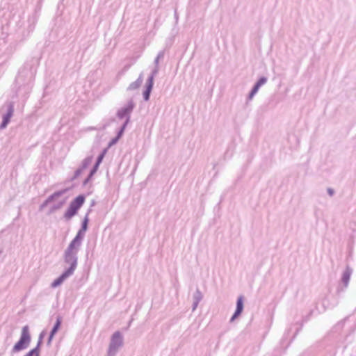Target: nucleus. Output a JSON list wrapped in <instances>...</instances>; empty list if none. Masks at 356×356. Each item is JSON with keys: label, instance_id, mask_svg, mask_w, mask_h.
<instances>
[{"label": "nucleus", "instance_id": "f257e3e1", "mask_svg": "<svg viewBox=\"0 0 356 356\" xmlns=\"http://www.w3.org/2000/svg\"><path fill=\"white\" fill-rule=\"evenodd\" d=\"M36 63L35 58L33 57L27 60L19 68L13 88L15 97L27 99L33 88Z\"/></svg>", "mask_w": 356, "mask_h": 356}, {"label": "nucleus", "instance_id": "a19ab883", "mask_svg": "<svg viewBox=\"0 0 356 356\" xmlns=\"http://www.w3.org/2000/svg\"><path fill=\"white\" fill-rule=\"evenodd\" d=\"M1 252H2V251H1V250H0V254H1Z\"/></svg>", "mask_w": 356, "mask_h": 356}, {"label": "nucleus", "instance_id": "dca6fc26", "mask_svg": "<svg viewBox=\"0 0 356 356\" xmlns=\"http://www.w3.org/2000/svg\"><path fill=\"white\" fill-rule=\"evenodd\" d=\"M65 202V200H61V201L58 202V203L54 204V205H52L50 207L47 214L48 215H51V214L54 213L56 211L59 210L60 209H61L63 207V206L64 205Z\"/></svg>", "mask_w": 356, "mask_h": 356}, {"label": "nucleus", "instance_id": "ea45409f", "mask_svg": "<svg viewBox=\"0 0 356 356\" xmlns=\"http://www.w3.org/2000/svg\"><path fill=\"white\" fill-rule=\"evenodd\" d=\"M175 17L176 20L178 19V15H177V10L175 11Z\"/></svg>", "mask_w": 356, "mask_h": 356}, {"label": "nucleus", "instance_id": "c756f323", "mask_svg": "<svg viewBox=\"0 0 356 356\" xmlns=\"http://www.w3.org/2000/svg\"><path fill=\"white\" fill-rule=\"evenodd\" d=\"M327 194H328L330 197H332V196H333V195H334L335 191H334V190L333 188H327Z\"/></svg>", "mask_w": 356, "mask_h": 356}, {"label": "nucleus", "instance_id": "f704fd0d", "mask_svg": "<svg viewBox=\"0 0 356 356\" xmlns=\"http://www.w3.org/2000/svg\"><path fill=\"white\" fill-rule=\"evenodd\" d=\"M96 174V172L95 171H93L92 170H90V172L88 173V175H89L90 177H91L92 178H93L94 175Z\"/></svg>", "mask_w": 356, "mask_h": 356}, {"label": "nucleus", "instance_id": "4c0bfd02", "mask_svg": "<svg viewBox=\"0 0 356 356\" xmlns=\"http://www.w3.org/2000/svg\"><path fill=\"white\" fill-rule=\"evenodd\" d=\"M100 127H90L88 128V130H99Z\"/></svg>", "mask_w": 356, "mask_h": 356}, {"label": "nucleus", "instance_id": "b1692460", "mask_svg": "<svg viewBox=\"0 0 356 356\" xmlns=\"http://www.w3.org/2000/svg\"><path fill=\"white\" fill-rule=\"evenodd\" d=\"M120 139V138L115 136V137L111 138V140L108 142V145L106 148H107L108 149L113 145H115L119 141Z\"/></svg>", "mask_w": 356, "mask_h": 356}, {"label": "nucleus", "instance_id": "4be33fe9", "mask_svg": "<svg viewBox=\"0 0 356 356\" xmlns=\"http://www.w3.org/2000/svg\"><path fill=\"white\" fill-rule=\"evenodd\" d=\"M40 349L34 347L31 349L24 356H40Z\"/></svg>", "mask_w": 356, "mask_h": 356}, {"label": "nucleus", "instance_id": "ddd939ff", "mask_svg": "<svg viewBox=\"0 0 356 356\" xmlns=\"http://www.w3.org/2000/svg\"><path fill=\"white\" fill-rule=\"evenodd\" d=\"M143 81V72H141L139 74L138 79L135 81H134L129 84V86L127 88V91H134V90H138L141 86Z\"/></svg>", "mask_w": 356, "mask_h": 356}, {"label": "nucleus", "instance_id": "bb28decb", "mask_svg": "<svg viewBox=\"0 0 356 356\" xmlns=\"http://www.w3.org/2000/svg\"><path fill=\"white\" fill-rule=\"evenodd\" d=\"M55 335H53L51 334H49L47 341V346H50L51 345L52 341L54 339Z\"/></svg>", "mask_w": 356, "mask_h": 356}, {"label": "nucleus", "instance_id": "9d476101", "mask_svg": "<svg viewBox=\"0 0 356 356\" xmlns=\"http://www.w3.org/2000/svg\"><path fill=\"white\" fill-rule=\"evenodd\" d=\"M13 112H14V103L12 102H8L6 113L3 115L2 121L0 124V129L1 130H3L6 128V127L10 122L11 118L13 115Z\"/></svg>", "mask_w": 356, "mask_h": 356}, {"label": "nucleus", "instance_id": "72a5a7b5", "mask_svg": "<svg viewBox=\"0 0 356 356\" xmlns=\"http://www.w3.org/2000/svg\"><path fill=\"white\" fill-rule=\"evenodd\" d=\"M154 66L159 67V59L155 58V59L154 60Z\"/></svg>", "mask_w": 356, "mask_h": 356}, {"label": "nucleus", "instance_id": "f3484780", "mask_svg": "<svg viewBox=\"0 0 356 356\" xmlns=\"http://www.w3.org/2000/svg\"><path fill=\"white\" fill-rule=\"evenodd\" d=\"M244 309V296L243 295H241L238 297L236 300V309L243 312Z\"/></svg>", "mask_w": 356, "mask_h": 356}, {"label": "nucleus", "instance_id": "f8f14e48", "mask_svg": "<svg viewBox=\"0 0 356 356\" xmlns=\"http://www.w3.org/2000/svg\"><path fill=\"white\" fill-rule=\"evenodd\" d=\"M268 81V79L265 76H260L257 81L254 83L252 88H251L248 95V100H251L254 96L257 93L259 88L264 85Z\"/></svg>", "mask_w": 356, "mask_h": 356}, {"label": "nucleus", "instance_id": "423d86ee", "mask_svg": "<svg viewBox=\"0 0 356 356\" xmlns=\"http://www.w3.org/2000/svg\"><path fill=\"white\" fill-rule=\"evenodd\" d=\"M159 72V67H154L150 74L149 75L146 83L145 84L144 90L143 91V98L145 102H148L150 99L151 93L154 87V77Z\"/></svg>", "mask_w": 356, "mask_h": 356}, {"label": "nucleus", "instance_id": "9b49d317", "mask_svg": "<svg viewBox=\"0 0 356 356\" xmlns=\"http://www.w3.org/2000/svg\"><path fill=\"white\" fill-rule=\"evenodd\" d=\"M92 159V156H88L85 158L82 161L81 165L74 171V175L69 179L68 181H73L77 179L82 174L83 171L91 164Z\"/></svg>", "mask_w": 356, "mask_h": 356}, {"label": "nucleus", "instance_id": "c9c22d12", "mask_svg": "<svg viewBox=\"0 0 356 356\" xmlns=\"http://www.w3.org/2000/svg\"><path fill=\"white\" fill-rule=\"evenodd\" d=\"M96 174V172L95 171H93L92 170H90V172L88 173V175H89L90 177H91L92 178H93L94 175Z\"/></svg>", "mask_w": 356, "mask_h": 356}, {"label": "nucleus", "instance_id": "393cba45", "mask_svg": "<svg viewBox=\"0 0 356 356\" xmlns=\"http://www.w3.org/2000/svg\"><path fill=\"white\" fill-rule=\"evenodd\" d=\"M242 313H243L242 312L235 309V312L232 314V316L229 320V322L230 323L234 322L235 321V319H236L238 317H239L241 315Z\"/></svg>", "mask_w": 356, "mask_h": 356}, {"label": "nucleus", "instance_id": "a211bd4d", "mask_svg": "<svg viewBox=\"0 0 356 356\" xmlns=\"http://www.w3.org/2000/svg\"><path fill=\"white\" fill-rule=\"evenodd\" d=\"M203 298V295L200 290V289L197 287L195 291V293L193 295V301H196L200 302Z\"/></svg>", "mask_w": 356, "mask_h": 356}, {"label": "nucleus", "instance_id": "20e7f679", "mask_svg": "<svg viewBox=\"0 0 356 356\" xmlns=\"http://www.w3.org/2000/svg\"><path fill=\"white\" fill-rule=\"evenodd\" d=\"M31 341V335L29 326L26 325L22 327L19 340L14 344L11 353H16L26 349Z\"/></svg>", "mask_w": 356, "mask_h": 356}, {"label": "nucleus", "instance_id": "473e14b6", "mask_svg": "<svg viewBox=\"0 0 356 356\" xmlns=\"http://www.w3.org/2000/svg\"><path fill=\"white\" fill-rule=\"evenodd\" d=\"M302 326V324H301L300 327L296 330V331L293 337V339H294L296 337V335L298 334V332L301 330Z\"/></svg>", "mask_w": 356, "mask_h": 356}, {"label": "nucleus", "instance_id": "6e6552de", "mask_svg": "<svg viewBox=\"0 0 356 356\" xmlns=\"http://www.w3.org/2000/svg\"><path fill=\"white\" fill-rule=\"evenodd\" d=\"M136 104L134 100L132 99H129L126 105L118 110L116 113L117 118L120 120L124 119V122L129 123L131 121V114Z\"/></svg>", "mask_w": 356, "mask_h": 356}, {"label": "nucleus", "instance_id": "e433bc0d", "mask_svg": "<svg viewBox=\"0 0 356 356\" xmlns=\"http://www.w3.org/2000/svg\"><path fill=\"white\" fill-rule=\"evenodd\" d=\"M348 318V316H346V318H344L343 320H341V321H339L338 323V325H343V323L346 321V320Z\"/></svg>", "mask_w": 356, "mask_h": 356}, {"label": "nucleus", "instance_id": "6ab92c4d", "mask_svg": "<svg viewBox=\"0 0 356 356\" xmlns=\"http://www.w3.org/2000/svg\"><path fill=\"white\" fill-rule=\"evenodd\" d=\"M46 334H47V332L45 330H42L39 334L38 342L35 347H38L39 349H41V346L43 343V339H44V337L46 336Z\"/></svg>", "mask_w": 356, "mask_h": 356}, {"label": "nucleus", "instance_id": "39448f33", "mask_svg": "<svg viewBox=\"0 0 356 356\" xmlns=\"http://www.w3.org/2000/svg\"><path fill=\"white\" fill-rule=\"evenodd\" d=\"M86 201V195L84 194H80L75 197L70 203L67 209L63 214V218L68 221L71 220L74 216H76L79 209L83 205Z\"/></svg>", "mask_w": 356, "mask_h": 356}, {"label": "nucleus", "instance_id": "7c9ffc66", "mask_svg": "<svg viewBox=\"0 0 356 356\" xmlns=\"http://www.w3.org/2000/svg\"><path fill=\"white\" fill-rule=\"evenodd\" d=\"M164 54H165V51L163 50L160 51L158 53V54H157L156 58L160 60V59H161V58H163L164 57Z\"/></svg>", "mask_w": 356, "mask_h": 356}, {"label": "nucleus", "instance_id": "7ed1b4c3", "mask_svg": "<svg viewBox=\"0 0 356 356\" xmlns=\"http://www.w3.org/2000/svg\"><path fill=\"white\" fill-rule=\"evenodd\" d=\"M91 212L92 209H88L81 221L80 229L78 230L75 237L70 241L66 250L78 254L82 244V241L85 237L86 232L88 229V224L90 222L89 214Z\"/></svg>", "mask_w": 356, "mask_h": 356}, {"label": "nucleus", "instance_id": "a878e982", "mask_svg": "<svg viewBox=\"0 0 356 356\" xmlns=\"http://www.w3.org/2000/svg\"><path fill=\"white\" fill-rule=\"evenodd\" d=\"M49 204L47 199H46L40 206H39V211H42Z\"/></svg>", "mask_w": 356, "mask_h": 356}, {"label": "nucleus", "instance_id": "c85d7f7f", "mask_svg": "<svg viewBox=\"0 0 356 356\" xmlns=\"http://www.w3.org/2000/svg\"><path fill=\"white\" fill-rule=\"evenodd\" d=\"M99 165L100 164L95 161L90 170L95 171L97 172L99 168Z\"/></svg>", "mask_w": 356, "mask_h": 356}, {"label": "nucleus", "instance_id": "5701e85b", "mask_svg": "<svg viewBox=\"0 0 356 356\" xmlns=\"http://www.w3.org/2000/svg\"><path fill=\"white\" fill-rule=\"evenodd\" d=\"M115 121V118H111L106 120V122L100 127L99 130L103 131L109 127L113 122Z\"/></svg>", "mask_w": 356, "mask_h": 356}, {"label": "nucleus", "instance_id": "4468645a", "mask_svg": "<svg viewBox=\"0 0 356 356\" xmlns=\"http://www.w3.org/2000/svg\"><path fill=\"white\" fill-rule=\"evenodd\" d=\"M71 188H65L60 191H57L50 195L47 199L48 200L49 202L51 203L53 201H54L56 198H58L59 197L65 194L67 191H70Z\"/></svg>", "mask_w": 356, "mask_h": 356}, {"label": "nucleus", "instance_id": "58836bf2", "mask_svg": "<svg viewBox=\"0 0 356 356\" xmlns=\"http://www.w3.org/2000/svg\"><path fill=\"white\" fill-rule=\"evenodd\" d=\"M96 204V202L95 200H92L90 202V208L89 209H91V207H94L95 205Z\"/></svg>", "mask_w": 356, "mask_h": 356}, {"label": "nucleus", "instance_id": "1a4fd4ad", "mask_svg": "<svg viewBox=\"0 0 356 356\" xmlns=\"http://www.w3.org/2000/svg\"><path fill=\"white\" fill-rule=\"evenodd\" d=\"M352 273V268L349 265H347L341 278L342 286H339L337 289L336 293L338 296L343 293L348 288Z\"/></svg>", "mask_w": 356, "mask_h": 356}, {"label": "nucleus", "instance_id": "aec40b11", "mask_svg": "<svg viewBox=\"0 0 356 356\" xmlns=\"http://www.w3.org/2000/svg\"><path fill=\"white\" fill-rule=\"evenodd\" d=\"M108 149L107 148H104L102 152H100V154L97 156V159H96V162H97L98 163L101 164L103 161V159L105 157L106 154H107L108 152Z\"/></svg>", "mask_w": 356, "mask_h": 356}, {"label": "nucleus", "instance_id": "2f4dec72", "mask_svg": "<svg viewBox=\"0 0 356 356\" xmlns=\"http://www.w3.org/2000/svg\"><path fill=\"white\" fill-rule=\"evenodd\" d=\"M199 303L200 302H196V301H193V305H192V310L193 311H195L196 309V308L197 307Z\"/></svg>", "mask_w": 356, "mask_h": 356}, {"label": "nucleus", "instance_id": "cd10ccee", "mask_svg": "<svg viewBox=\"0 0 356 356\" xmlns=\"http://www.w3.org/2000/svg\"><path fill=\"white\" fill-rule=\"evenodd\" d=\"M92 179V178L91 177L87 175L85 179L83 181L82 186H86Z\"/></svg>", "mask_w": 356, "mask_h": 356}, {"label": "nucleus", "instance_id": "412c9836", "mask_svg": "<svg viewBox=\"0 0 356 356\" xmlns=\"http://www.w3.org/2000/svg\"><path fill=\"white\" fill-rule=\"evenodd\" d=\"M129 124V122H123L122 124L121 125V127L119 128L118 131H117L116 133V136L119 138H122L124 133V131L127 127V125Z\"/></svg>", "mask_w": 356, "mask_h": 356}, {"label": "nucleus", "instance_id": "f03ea898", "mask_svg": "<svg viewBox=\"0 0 356 356\" xmlns=\"http://www.w3.org/2000/svg\"><path fill=\"white\" fill-rule=\"evenodd\" d=\"M63 261L69 266L51 282V288L60 286L65 280L74 274L78 265V254L65 249L63 254Z\"/></svg>", "mask_w": 356, "mask_h": 356}, {"label": "nucleus", "instance_id": "0eeeda50", "mask_svg": "<svg viewBox=\"0 0 356 356\" xmlns=\"http://www.w3.org/2000/svg\"><path fill=\"white\" fill-rule=\"evenodd\" d=\"M123 345V337L120 331L115 332L111 338L107 356H115L118 348Z\"/></svg>", "mask_w": 356, "mask_h": 356}, {"label": "nucleus", "instance_id": "2eb2a0df", "mask_svg": "<svg viewBox=\"0 0 356 356\" xmlns=\"http://www.w3.org/2000/svg\"><path fill=\"white\" fill-rule=\"evenodd\" d=\"M62 321V317L60 315L56 316V322L54 323V325H53L49 334H51L53 335L56 334V333L58 332L61 327Z\"/></svg>", "mask_w": 356, "mask_h": 356}]
</instances>
